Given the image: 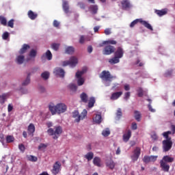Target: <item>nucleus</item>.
I'll use <instances>...</instances> for the list:
<instances>
[{
    "mask_svg": "<svg viewBox=\"0 0 175 175\" xmlns=\"http://www.w3.org/2000/svg\"><path fill=\"white\" fill-rule=\"evenodd\" d=\"M49 110L53 116L54 114H62V113H65L68 107L64 103H59L57 105L53 104L49 105Z\"/></svg>",
    "mask_w": 175,
    "mask_h": 175,
    "instance_id": "f257e3e1",
    "label": "nucleus"
},
{
    "mask_svg": "<svg viewBox=\"0 0 175 175\" xmlns=\"http://www.w3.org/2000/svg\"><path fill=\"white\" fill-rule=\"evenodd\" d=\"M48 135L49 136H53V139L55 140H57L58 137H59V135L62 133V127L61 126H57L55 127V131L53 129H49L47 131Z\"/></svg>",
    "mask_w": 175,
    "mask_h": 175,
    "instance_id": "f03ea898",
    "label": "nucleus"
},
{
    "mask_svg": "<svg viewBox=\"0 0 175 175\" xmlns=\"http://www.w3.org/2000/svg\"><path fill=\"white\" fill-rule=\"evenodd\" d=\"M137 23H140V24H142V25H144L145 28L150 29V31H153L152 26H151L150 24L148 23V22L143 21V19L142 18L135 19L133 22H131V23L130 24V27L133 28V27H135V25H136Z\"/></svg>",
    "mask_w": 175,
    "mask_h": 175,
    "instance_id": "7ed1b4c3",
    "label": "nucleus"
},
{
    "mask_svg": "<svg viewBox=\"0 0 175 175\" xmlns=\"http://www.w3.org/2000/svg\"><path fill=\"white\" fill-rule=\"evenodd\" d=\"M72 117L73 118H76V122H80V120H84L87 117V109H83L81 115H79L78 111H74L72 112Z\"/></svg>",
    "mask_w": 175,
    "mask_h": 175,
    "instance_id": "20e7f679",
    "label": "nucleus"
},
{
    "mask_svg": "<svg viewBox=\"0 0 175 175\" xmlns=\"http://www.w3.org/2000/svg\"><path fill=\"white\" fill-rule=\"evenodd\" d=\"M98 47H105L103 51V54H104V55H110V40L103 41L98 44Z\"/></svg>",
    "mask_w": 175,
    "mask_h": 175,
    "instance_id": "39448f33",
    "label": "nucleus"
},
{
    "mask_svg": "<svg viewBox=\"0 0 175 175\" xmlns=\"http://www.w3.org/2000/svg\"><path fill=\"white\" fill-rule=\"evenodd\" d=\"M163 144V151L164 152H167V151H170L172 150V147L173 146V142L170 139H165L162 142Z\"/></svg>",
    "mask_w": 175,
    "mask_h": 175,
    "instance_id": "423d86ee",
    "label": "nucleus"
},
{
    "mask_svg": "<svg viewBox=\"0 0 175 175\" xmlns=\"http://www.w3.org/2000/svg\"><path fill=\"white\" fill-rule=\"evenodd\" d=\"M87 72V69L84 68L81 71H78L76 72V78L78 79L77 84L78 85H83L84 84V79L81 77Z\"/></svg>",
    "mask_w": 175,
    "mask_h": 175,
    "instance_id": "0eeeda50",
    "label": "nucleus"
},
{
    "mask_svg": "<svg viewBox=\"0 0 175 175\" xmlns=\"http://www.w3.org/2000/svg\"><path fill=\"white\" fill-rule=\"evenodd\" d=\"M140 154H142V149L139 147H136L133 151V154L131 156L133 162H136V161L139 159Z\"/></svg>",
    "mask_w": 175,
    "mask_h": 175,
    "instance_id": "6e6552de",
    "label": "nucleus"
},
{
    "mask_svg": "<svg viewBox=\"0 0 175 175\" xmlns=\"http://www.w3.org/2000/svg\"><path fill=\"white\" fill-rule=\"evenodd\" d=\"M78 60L76 57H71L69 61L63 62V66H68L70 65L72 68H75L77 65Z\"/></svg>",
    "mask_w": 175,
    "mask_h": 175,
    "instance_id": "1a4fd4ad",
    "label": "nucleus"
},
{
    "mask_svg": "<svg viewBox=\"0 0 175 175\" xmlns=\"http://www.w3.org/2000/svg\"><path fill=\"white\" fill-rule=\"evenodd\" d=\"M100 79H102L103 81H109L110 80V72L103 70L100 75H99Z\"/></svg>",
    "mask_w": 175,
    "mask_h": 175,
    "instance_id": "9d476101",
    "label": "nucleus"
},
{
    "mask_svg": "<svg viewBox=\"0 0 175 175\" xmlns=\"http://www.w3.org/2000/svg\"><path fill=\"white\" fill-rule=\"evenodd\" d=\"M158 158V156H144L143 158V162L144 163H150V162H155L157 161V159Z\"/></svg>",
    "mask_w": 175,
    "mask_h": 175,
    "instance_id": "9b49d317",
    "label": "nucleus"
},
{
    "mask_svg": "<svg viewBox=\"0 0 175 175\" xmlns=\"http://www.w3.org/2000/svg\"><path fill=\"white\" fill-rule=\"evenodd\" d=\"M61 170V163L59 161H56L52 169V173L53 174L57 175L58 173H59V171Z\"/></svg>",
    "mask_w": 175,
    "mask_h": 175,
    "instance_id": "f8f14e48",
    "label": "nucleus"
},
{
    "mask_svg": "<svg viewBox=\"0 0 175 175\" xmlns=\"http://www.w3.org/2000/svg\"><path fill=\"white\" fill-rule=\"evenodd\" d=\"M53 73L55 75V76H59V77H65V70L61 68H55Z\"/></svg>",
    "mask_w": 175,
    "mask_h": 175,
    "instance_id": "ddd939ff",
    "label": "nucleus"
},
{
    "mask_svg": "<svg viewBox=\"0 0 175 175\" xmlns=\"http://www.w3.org/2000/svg\"><path fill=\"white\" fill-rule=\"evenodd\" d=\"M121 5L123 10H128V9H131L132 8V5L129 0H122L121 1Z\"/></svg>",
    "mask_w": 175,
    "mask_h": 175,
    "instance_id": "4468645a",
    "label": "nucleus"
},
{
    "mask_svg": "<svg viewBox=\"0 0 175 175\" xmlns=\"http://www.w3.org/2000/svg\"><path fill=\"white\" fill-rule=\"evenodd\" d=\"M160 167L163 172H167L170 169V165L167 163L163 162V161H160Z\"/></svg>",
    "mask_w": 175,
    "mask_h": 175,
    "instance_id": "2eb2a0df",
    "label": "nucleus"
},
{
    "mask_svg": "<svg viewBox=\"0 0 175 175\" xmlns=\"http://www.w3.org/2000/svg\"><path fill=\"white\" fill-rule=\"evenodd\" d=\"M114 56L118 58H122L124 57V50L120 46L118 47L116 51H115Z\"/></svg>",
    "mask_w": 175,
    "mask_h": 175,
    "instance_id": "dca6fc26",
    "label": "nucleus"
},
{
    "mask_svg": "<svg viewBox=\"0 0 175 175\" xmlns=\"http://www.w3.org/2000/svg\"><path fill=\"white\" fill-rule=\"evenodd\" d=\"M27 133L30 136H33V133H35V124L31 123L27 127Z\"/></svg>",
    "mask_w": 175,
    "mask_h": 175,
    "instance_id": "f3484780",
    "label": "nucleus"
},
{
    "mask_svg": "<svg viewBox=\"0 0 175 175\" xmlns=\"http://www.w3.org/2000/svg\"><path fill=\"white\" fill-rule=\"evenodd\" d=\"M161 161H163V162L165 163H172V162H174V158L170 157L169 155H165Z\"/></svg>",
    "mask_w": 175,
    "mask_h": 175,
    "instance_id": "a211bd4d",
    "label": "nucleus"
},
{
    "mask_svg": "<svg viewBox=\"0 0 175 175\" xmlns=\"http://www.w3.org/2000/svg\"><path fill=\"white\" fill-rule=\"evenodd\" d=\"M131 136H132V131H131V130H128L127 132L123 135L124 142H128L129 139H131Z\"/></svg>",
    "mask_w": 175,
    "mask_h": 175,
    "instance_id": "6ab92c4d",
    "label": "nucleus"
},
{
    "mask_svg": "<svg viewBox=\"0 0 175 175\" xmlns=\"http://www.w3.org/2000/svg\"><path fill=\"white\" fill-rule=\"evenodd\" d=\"M122 95V92H116L111 94V99L112 100H117L120 96Z\"/></svg>",
    "mask_w": 175,
    "mask_h": 175,
    "instance_id": "aec40b11",
    "label": "nucleus"
},
{
    "mask_svg": "<svg viewBox=\"0 0 175 175\" xmlns=\"http://www.w3.org/2000/svg\"><path fill=\"white\" fill-rule=\"evenodd\" d=\"M31 49V46L27 44H24L23 47L19 51V54H24L27 53L28 49Z\"/></svg>",
    "mask_w": 175,
    "mask_h": 175,
    "instance_id": "412c9836",
    "label": "nucleus"
},
{
    "mask_svg": "<svg viewBox=\"0 0 175 175\" xmlns=\"http://www.w3.org/2000/svg\"><path fill=\"white\" fill-rule=\"evenodd\" d=\"M27 16L30 20H35L38 17V14H36L32 10H29Z\"/></svg>",
    "mask_w": 175,
    "mask_h": 175,
    "instance_id": "4be33fe9",
    "label": "nucleus"
},
{
    "mask_svg": "<svg viewBox=\"0 0 175 175\" xmlns=\"http://www.w3.org/2000/svg\"><path fill=\"white\" fill-rule=\"evenodd\" d=\"M93 121L96 124H100V122H102V116L99 114L95 115V116L93 118Z\"/></svg>",
    "mask_w": 175,
    "mask_h": 175,
    "instance_id": "5701e85b",
    "label": "nucleus"
},
{
    "mask_svg": "<svg viewBox=\"0 0 175 175\" xmlns=\"http://www.w3.org/2000/svg\"><path fill=\"white\" fill-rule=\"evenodd\" d=\"M44 57H46L48 61H51V59H53V54L51 53V51H50V50L46 51L45 55H43L42 58Z\"/></svg>",
    "mask_w": 175,
    "mask_h": 175,
    "instance_id": "b1692460",
    "label": "nucleus"
},
{
    "mask_svg": "<svg viewBox=\"0 0 175 175\" xmlns=\"http://www.w3.org/2000/svg\"><path fill=\"white\" fill-rule=\"evenodd\" d=\"M156 14H157V16H159V17H162V16H165V14H167V10L163 9L161 10H157L155 11Z\"/></svg>",
    "mask_w": 175,
    "mask_h": 175,
    "instance_id": "393cba45",
    "label": "nucleus"
},
{
    "mask_svg": "<svg viewBox=\"0 0 175 175\" xmlns=\"http://www.w3.org/2000/svg\"><path fill=\"white\" fill-rule=\"evenodd\" d=\"M80 98L81 101L83 102V103H87V102H88V95H87V94H85V92H83L80 95Z\"/></svg>",
    "mask_w": 175,
    "mask_h": 175,
    "instance_id": "a878e982",
    "label": "nucleus"
},
{
    "mask_svg": "<svg viewBox=\"0 0 175 175\" xmlns=\"http://www.w3.org/2000/svg\"><path fill=\"white\" fill-rule=\"evenodd\" d=\"M89 9L92 14H96L98 13V5H90Z\"/></svg>",
    "mask_w": 175,
    "mask_h": 175,
    "instance_id": "bb28decb",
    "label": "nucleus"
},
{
    "mask_svg": "<svg viewBox=\"0 0 175 175\" xmlns=\"http://www.w3.org/2000/svg\"><path fill=\"white\" fill-rule=\"evenodd\" d=\"M25 58V57L23 55H18L16 59V63L18 65H21L24 62Z\"/></svg>",
    "mask_w": 175,
    "mask_h": 175,
    "instance_id": "cd10ccee",
    "label": "nucleus"
},
{
    "mask_svg": "<svg viewBox=\"0 0 175 175\" xmlns=\"http://www.w3.org/2000/svg\"><path fill=\"white\" fill-rule=\"evenodd\" d=\"M93 163L95 166H98V167H100V158L96 157L93 159Z\"/></svg>",
    "mask_w": 175,
    "mask_h": 175,
    "instance_id": "c85d7f7f",
    "label": "nucleus"
},
{
    "mask_svg": "<svg viewBox=\"0 0 175 175\" xmlns=\"http://www.w3.org/2000/svg\"><path fill=\"white\" fill-rule=\"evenodd\" d=\"M134 114V118H135L136 121L140 122V118H142V113H140V111H135Z\"/></svg>",
    "mask_w": 175,
    "mask_h": 175,
    "instance_id": "c756f323",
    "label": "nucleus"
},
{
    "mask_svg": "<svg viewBox=\"0 0 175 175\" xmlns=\"http://www.w3.org/2000/svg\"><path fill=\"white\" fill-rule=\"evenodd\" d=\"M95 98L94 97H90L88 106L90 109H91L92 107H94V105H95Z\"/></svg>",
    "mask_w": 175,
    "mask_h": 175,
    "instance_id": "7c9ffc66",
    "label": "nucleus"
},
{
    "mask_svg": "<svg viewBox=\"0 0 175 175\" xmlns=\"http://www.w3.org/2000/svg\"><path fill=\"white\" fill-rule=\"evenodd\" d=\"M31 83V72L27 74V77L26 79L23 82L22 85H28Z\"/></svg>",
    "mask_w": 175,
    "mask_h": 175,
    "instance_id": "2f4dec72",
    "label": "nucleus"
},
{
    "mask_svg": "<svg viewBox=\"0 0 175 175\" xmlns=\"http://www.w3.org/2000/svg\"><path fill=\"white\" fill-rule=\"evenodd\" d=\"M85 158L88 161H92V159H94V152H89L85 155Z\"/></svg>",
    "mask_w": 175,
    "mask_h": 175,
    "instance_id": "473e14b6",
    "label": "nucleus"
},
{
    "mask_svg": "<svg viewBox=\"0 0 175 175\" xmlns=\"http://www.w3.org/2000/svg\"><path fill=\"white\" fill-rule=\"evenodd\" d=\"M173 69H169L164 73V77H172L173 76Z\"/></svg>",
    "mask_w": 175,
    "mask_h": 175,
    "instance_id": "72a5a7b5",
    "label": "nucleus"
},
{
    "mask_svg": "<svg viewBox=\"0 0 175 175\" xmlns=\"http://www.w3.org/2000/svg\"><path fill=\"white\" fill-rule=\"evenodd\" d=\"M63 10H64L65 13H69V4L67 1L63 2Z\"/></svg>",
    "mask_w": 175,
    "mask_h": 175,
    "instance_id": "f704fd0d",
    "label": "nucleus"
},
{
    "mask_svg": "<svg viewBox=\"0 0 175 175\" xmlns=\"http://www.w3.org/2000/svg\"><path fill=\"white\" fill-rule=\"evenodd\" d=\"M75 53V47L68 46L66 48V54H73Z\"/></svg>",
    "mask_w": 175,
    "mask_h": 175,
    "instance_id": "c9c22d12",
    "label": "nucleus"
},
{
    "mask_svg": "<svg viewBox=\"0 0 175 175\" xmlns=\"http://www.w3.org/2000/svg\"><path fill=\"white\" fill-rule=\"evenodd\" d=\"M0 23L1 25H4V27H6V25H8V21L6 20V18L3 16H0Z\"/></svg>",
    "mask_w": 175,
    "mask_h": 175,
    "instance_id": "e433bc0d",
    "label": "nucleus"
},
{
    "mask_svg": "<svg viewBox=\"0 0 175 175\" xmlns=\"http://www.w3.org/2000/svg\"><path fill=\"white\" fill-rule=\"evenodd\" d=\"M120 62V57H117L114 56L112 59H110V64L114 65L116 64H118Z\"/></svg>",
    "mask_w": 175,
    "mask_h": 175,
    "instance_id": "4c0bfd02",
    "label": "nucleus"
},
{
    "mask_svg": "<svg viewBox=\"0 0 175 175\" xmlns=\"http://www.w3.org/2000/svg\"><path fill=\"white\" fill-rule=\"evenodd\" d=\"M41 77H42L44 80H48V79L50 77V72L47 71L42 72L41 74Z\"/></svg>",
    "mask_w": 175,
    "mask_h": 175,
    "instance_id": "58836bf2",
    "label": "nucleus"
},
{
    "mask_svg": "<svg viewBox=\"0 0 175 175\" xmlns=\"http://www.w3.org/2000/svg\"><path fill=\"white\" fill-rule=\"evenodd\" d=\"M121 117H122V110L121 108H118L116 111V118L120 120Z\"/></svg>",
    "mask_w": 175,
    "mask_h": 175,
    "instance_id": "ea45409f",
    "label": "nucleus"
},
{
    "mask_svg": "<svg viewBox=\"0 0 175 175\" xmlns=\"http://www.w3.org/2000/svg\"><path fill=\"white\" fill-rule=\"evenodd\" d=\"M5 140L6 143H13L14 142V137L13 135H7Z\"/></svg>",
    "mask_w": 175,
    "mask_h": 175,
    "instance_id": "a19ab883",
    "label": "nucleus"
},
{
    "mask_svg": "<svg viewBox=\"0 0 175 175\" xmlns=\"http://www.w3.org/2000/svg\"><path fill=\"white\" fill-rule=\"evenodd\" d=\"M85 40L90 42V40H91V39H90L87 37L85 38L84 36H81L80 39H79V43L81 44H83L84 43Z\"/></svg>",
    "mask_w": 175,
    "mask_h": 175,
    "instance_id": "79ce46f5",
    "label": "nucleus"
},
{
    "mask_svg": "<svg viewBox=\"0 0 175 175\" xmlns=\"http://www.w3.org/2000/svg\"><path fill=\"white\" fill-rule=\"evenodd\" d=\"M68 88L70 90V91H77V85H76L75 83H70L68 85Z\"/></svg>",
    "mask_w": 175,
    "mask_h": 175,
    "instance_id": "37998d69",
    "label": "nucleus"
},
{
    "mask_svg": "<svg viewBox=\"0 0 175 175\" xmlns=\"http://www.w3.org/2000/svg\"><path fill=\"white\" fill-rule=\"evenodd\" d=\"M36 54H37L36 50L31 49L29 52V55L30 58H35L36 57Z\"/></svg>",
    "mask_w": 175,
    "mask_h": 175,
    "instance_id": "c03bdc74",
    "label": "nucleus"
},
{
    "mask_svg": "<svg viewBox=\"0 0 175 175\" xmlns=\"http://www.w3.org/2000/svg\"><path fill=\"white\" fill-rule=\"evenodd\" d=\"M59 46L60 44L58 43H53L51 44V49H53V50H55V51H58V49H59Z\"/></svg>",
    "mask_w": 175,
    "mask_h": 175,
    "instance_id": "a18cd8bd",
    "label": "nucleus"
},
{
    "mask_svg": "<svg viewBox=\"0 0 175 175\" xmlns=\"http://www.w3.org/2000/svg\"><path fill=\"white\" fill-rule=\"evenodd\" d=\"M102 135L103 136H104V137H107V136L110 135V130L109 129L103 130L102 132Z\"/></svg>",
    "mask_w": 175,
    "mask_h": 175,
    "instance_id": "49530a36",
    "label": "nucleus"
},
{
    "mask_svg": "<svg viewBox=\"0 0 175 175\" xmlns=\"http://www.w3.org/2000/svg\"><path fill=\"white\" fill-rule=\"evenodd\" d=\"M27 159L31 162H36L38 161V157L35 156L29 155L27 157Z\"/></svg>",
    "mask_w": 175,
    "mask_h": 175,
    "instance_id": "de8ad7c7",
    "label": "nucleus"
},
{
    "mask_svg": "<svg viewBox=\"0 0 175 175\" xmlns=\"http://www.w3.org/2000/svg\"><path fill=\"white\" fill-rule=\"evenodd\" d=\"M137 95L139 96V98H142L143 95H144V91H143V88H139L137 90Z\"/></svg>",
    "mask_w": 175,
    "mask_h": 175,
    "instance_id": "09e8293b",
    "label": "nucleus"
},
{
    "mask_svg": "<svg viewBox=\"0 0 175 175\" xmlns=\"http://www.w3.org/2000/svg\"><path fill=\"white\" fill-rule=\"evenodd\" d=\"M8 27L10 28H14V19H11L8 21Z\"/></svg>",
    "mask_w": 175,
    "mask_h": 175,
    "instance_id": "8fccbe9b",
    "label": "nucleus"
},
{
    "mask_svg": "<svg viewBox=\"0 0 175 175\" xmlns=\"http://www.w3.org/2000/svg\"><path fill=\"white\" fill-rule=\"evenodd\" d=\"M9 38V32L5 31L3 33L2 35V39H3V40H8Z\"/></svg>",
    "mask_w": 175,
    "mask_h": 175,
    "instance_id": "3c124183",
    "label": "nucleus"
},
{
    "mask_svg": "<svg viewBox=\"0 0 175 175\" xmlns=\"http://www.w3.org/2000/svg\"><path fill=\"white\" fill-rule=\"evenodd\" d=\"M18 148L22 152H24L25 151V146L23 144L18 145Z\"/></svg>",
    "mask_w": 175,
    "mask_h": 175,
    "instance_id": "603ef678",
    "label": "nucleus"
},
{
    "mask_svg": "<svg viewBox=\"0 0 175 175\" xmlns=\"http://www.w3.org/2000/svg\"><path fill=\"white\" fill-rule=\"evenodd\" d=\"M163 136L166 139V140H172V137H169V135L167 132L163 133Z\"/></svg>",
    "mask_w": 175,
    "mask_h": 175,
    "instance_id": "864d4df0",
    "label": "nucleus"
},
{
    "mask_svg": "<svg viewBox=\"0 0 175 175\" xmlns=\"http://www.w3.org/2000/svg\"><path fill=\"white\" fill-rule=\"evenodd\" d=\"M131 129H133V131H136V129H137V124L136 122L132 123Z\"/></svg>",
    "mask_w": 175,
    "mask_h": 175,
    "instance_id": "5fc2aeb1",
    "label": "nucleus"
},
{
    "mask_svg": "<svg viewBox=\"0 0 175 175\" xmlns=\"http://www.w3.org/2000/svg\"><path fill=\"white\" fill-rule=\"evenodd\" d=\"M131 97V93L129 92H127L124 94V99L126 100H128L129 98Z\"/></svg>",
    "mask_w": 175,
    "mask_h": 175,
    "instance_id": "6e6d98bb",
    "label": "nucleus"
},
{
    "mask_svg": "<svg viewBox=\"0 0 175 175\" xmlns=\"http://www.w3.org/2000/svg\"><path fill=\"white\" fill-rule=\"evenodd\" d=\"M151 138L152 139V140H154L155 142V140H158V135H157V133H154L151 135Z\"/></svg>",
    "mask_w": 175,
    "mask_h": 175,
    "instance_id": "4d7b16f0",
    "label": "nucleus"
},
{
    "mask_svg": "<svg viewBox=\"0 0 175 175\" xmlns=\"http://www.w3.org/2000/svg\"><path fill=\"white\" fill-rule=\"evenodd\" d=\"M148 108L149 109V111H151V113H155V109L152 108L151 104L148 105Z\"/></svg>",
    "mask_w": 175,
    "mask_h": 175,
    "instance_id": "13d9d810",
    "label": "nucleus"
},
{
    "mask_svg": "<svg viewBox=\"0 0 175 175\" xmlns=\"http://www.w3.org/2000/svg\"><path fill=\"white\" fill-rule=\"evenodd\" d=\"M53 27H59V22L56 21V20H55L53 21Z\"/></svg>",
    "mask_w": 175,
    "mask_h": 175,
    "instance_id": "bf43d9fd",
    "label": "nucleus"
},
{
    "mask_svg": "<svg viewBox=\"0 0 175 175\" xmlns=\"http://www.w3.org/2000/svg\"><path fill=\"white\" fill-rule=\"evenodd\" d=\"M47 146L44 144H40V146H38V150H42V148H46Z\"/></svg>",
    "mask_w": 175,
    "mask_h": 175,
    "instance_id": "052dcab7",
    "label": "nucleus"
},
{
    "mask_svg": "<svg viewBox=\"0 0 175 175\" xmlns=\"http://www.w3.org/2000/svg\"><path fill=\"white\" fill-rule=\"evenodd\" d=\"M5 99H6V97L5 96H1L0 98V103H5Z\"/></svg>",
    "mask_w": 175,
    "mask_h": 175,
    "instance_id": "680f3d73",
    "label": "nucleus"
},
{
    "mask_svg": "<svg viewBox=\"0 0 175 175\" xmlns=\"http://www.w3.org/2000/svg\"><path fill=\"white\" fill-rule=\"evenodd\" d=\"M93 50L94 49L92 48V46H88V52L89 53V54H91Z\"/></svg>",
    "mask_w": 175,
    "mask_h": 175,
    "instance_id": "e2e57ef3",
    "label": "nucleus"
},
{
    "mask_svg": "<svg viewBox=\"0 0 175 175\" xmlns=\"http://www.w3.org/2000/svg\"><path fill=\"white\" fill-rule=\"evenodd\" d=\"M115 52H116V47L113 46H110V54Z\"/></svg>",
    "mask_w": 175,
    "mask_h": 175,
    "instance_id": "0e129e2a",
    "label": "nucleus"
},
{
    "mask_svg": "<svg viewBox=\"0 0 175 175\" xmlns=\"http://www.w3.org/2000/svg\"><path fill=\"white\" fill-rule=\"evenodd\" d=\"M12 110H13V106L12 105L9 104L8 106V111L9 113H10V111H12Z\"/></svg>",
    "mask_w": 175,
    "mask_h": 175,
    "instance_id": "69168bd1",
    "label": "nucleus"
},
{
    "mask_svg": "<svg viewBox=\"0 0 175 175\" xmlns=\"http://www.w3.org/2000/svg\"><path fill=\"white\" fill-rule=\"evenodd\" d=\"M79 6L81 9H85V5L83 3H79Z\"/></svg>",
    "mask_w": 175,
    "mask_h": 175,
    "instance_id": "338daca9",
    "label": "nucleus"
},
{
    "mask_svg": "<svg viewBox=\"0 0 175 175\" xmlns=\"http://www.w3.org/2000/svg\"><path fill=\"white\" fill-rule=\"evenodd\" d=\"M171 131L172 132V135H174V133H175V125H172L171 126Z\"/></svg>",
    "mask_w": 175,
    "mask_h": 175,
    "instance_id": "774afa93",
    "label": "nucleus"
}]
</instances>
